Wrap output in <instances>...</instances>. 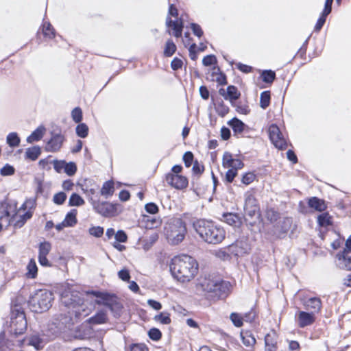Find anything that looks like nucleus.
Here are the masks:
<instances>
[{
  "mask_svg": "<svg viewBox=\"0 0 351 351\" xmlns=\"http://www.w3.org/2000/svg\"><path fill=\"white\" fill-rule=\"evenodd\" d=\"M170 271L178 281L190 282L197 274L199 265L197 261L187 254L175 256L171 260Z\"/></svg>",
  "mask_w": 351,
  "mask_h": 351,
  "instance_id": "1",
  "label": "nucleus"
},
{
  "mask_svg": "<svg viewBox=\"0 0 351 351\" xmlns=\"http://www.w3.org/2000/svg\"><path fill=\"white\" fill-rule=\"evenodd\" d=\"M193 228L201 239L208 243L218 244L225 239L224 229L213 221L197 220L193 223Z\"/></svg>",
  "mask_w": 351,
  "mask_h": 351,
  "instance_id": "2",
  "label": "nucleus"
},
{
  "mask_svg": "<svg viewBox=\"0 0 351 351\" xmlns=\"http://www.w3.org/2000/svg\"><path fill=\"white\" fill-rule=\"evenodd\" d=\"M1 209L3 213L8 217H10L9 222H12L16 228H20L25 223V222L32 218L33 211L25 210L20 211L17 210L16 203L8 202L2 204Z\"/></svg>",
  "mask_w": 351,
  "mask_h": 351,
  "instance_id": "3",
  "label": "nucleus"
},
{
  "mask_svg": "<svg viewBox=\"0 0 351 351\" xmlns=\"http://www.w3.org/2000/svg\"><path fill=\"white\" fill-rule=\"evenodd\" d=\"M53 300V293L50 291L39 289L29 298L28 304L32 311L40 313L49 309Z\"/></svg>",
  "mask_w": 351,
  "mask_h": 351,
  "instance_id": "4",
  "label": "nucleus"
},
{
  "mask_svg": "<svg viewBox=\"0 0 351 351\" xmlns=\"http://www.w3.org/2000/svg\"><path fill=\"white\" fill-rule=\"evenodd\" d=\"M186 233V224L180 218L171 219L165 226L167 239L172 245H178L182 242Z\"/></svg>",
  "mask_w": 351,
  "mask_h": 351,
  "instance_id": "5",
  "label": "nucleus"
},
{
  "mask_svg": "<svg viewBox=\"0 0 351 351\" xmlns=\"http://www.w3.org/2000/svg\"><path fill=\"white\" fill-rule=\"evenodd\" d=\"M88 293L97 298L95 300L96 304L106 306L114 313V316H119L120 315L122 305L118 301L116 295L97 291H92Z\"/></svg>",
  "mask_w": 351,
  "mask_h": 351,
  "instance_id": "6",
  "label": "nucleus"
},
{
  "mask_svg": "<svg viewBox=\"0 0 351 351\" xmlns=\"http://www.w3.org/2000/svg\"><path fill=\"white\" fill-rule=\"evenodd\" d=\"M71 321V317L65 314L56 315L48 324L45 335L49 339L55 338L69 326Z\"/></svg>",
  "mask_w": 351,
  "mask_h": 351,
  "instance_id": "7",
  "label": "nucleus"
},
{
  "mask_svg": "<svg viewBox=\"0 0 351 351\" xmlns=\"http://www.w3.org/2000/svg\"><path fill=\"white\" fill-rule=\"evenodd\" d=\"M61 302L69 308H73V312L78 313L83 304L82 294L73 289H65L61 294Z\"/></svg>",
  "mask_w": 351,
  "mask_h": 351,
  "instance_id": "8",
  "label": "nucleus"
},
{
  "mask_svg": "<svg viewBox=\"0 0 351 351\" xmlns=\"http://www.w3.org/2000/svg\"><path fill=\"white\" fill-rule=\"evenodd\" d=\"M89 202L95 211L103 217H110L116 215L117 213V206H119L117 204L100 202L93 197L89 199Z\"/></svg>",
  "mask_w": 351,
  "mask_h": 351,
  "instance_id": "9",
  "label": "nucleus"
},
{
  "mask_svg": "<svg viewBox=\"0 0 351 351\" xmlns=\"http://www.w3.org/2000/svg\"><path fill=\"white\" fill-rule=\"evenodd\" d=\"M27 329V320L23 312H18L15 316L11 317L10 325V333L18 336L25 332Z\"/></svg>",
  "mask_w": 351,
  "mask_h": 351,
  "instance_id": "10",
  "label": "nucleus"
},
{
  "mask_svg": "<svg viewBox=\"0 0 351 351\" xmlns=\"http://www.w3.org/2000/svg\"><path fill=\"white\" fill-rule=\"evenodd\" d=\"M268 132L271 141L276 148L279 149H286L287 146L286 139L284 138L279 128L276 125H271L269 128Z\"/></svg>",
  "mask_w": 351,
  "mask_h": 351,
  "instance_id": "11",
  "label": "nucleus"
},
{
  "mask_svg": "<svg viewBox=\"0 0 351 351\" xmlns=\"http://www.w3.org/2000/svg\"><path fill=\"white\" fill-rule=\"evenodd\" d=\"M259 206L257 200L252 193H245L244 211L246 216L251 218L258 215Z\"/></svg>",
  "mask_w": 351,
  "mask_h": 351,
  "instance_id": "12",
  "label": "nucleus"
},
{
  "mask_svg": "<svg viewBox=\"0 0 351 351\" xmlns=\"http://www.w3.org/2000/svg\"><path fill=\"white\" fill-rule=\"evenodd\" d=\"M316 315L308 311H300L296 314V322L300 328H305L314 324Z\"/></svg>",
  "mask_w": 351,
  "mask_h": 351,
  "instance_id": "13",
  "label": "nucleus"
},
{
  "mask_svg": "<svg viewBox=\"0 0 351 351\" xmlns=\"http://www.w3.org/2000/svg\"><path fill=\"white\" fill-rule=\"evenodd\" d=\"M167 182L177 189H182L187 186L188 180L186 177L179 174L169 173L166 175Z\"/></svg>",
  "mask_w": 351,
  "mask_h": 351,
  "instance_id": "14",
  "label": "nucleus"
},
{
  "mask_svg": "<svg viewBox=\"0 0 351 351\" xmlns=\"http://www.w3.org/2000/svg\"><path fill=\"white\" fill-rule=\"evenodd\" d=\"M250 250V246L245 240H237L228 247V252L237 256L247 254Z\"/></svg>",
  "mask_w": 351,
  "mask_h": 351,
  "instance_id": "15",
  "label": "nucleus"
},
{
  "mask_svg": "<svg viewBox=\"0 0 351 351\" xmlns=\"http://www.w3.org/2000/svg\"><path fill=\"white\" fill-rule=\"evenodd\" d=\"M230 287L231 284L229 282L219 279L210 295L218 298H225L230 293Z\"/></svg>",
  "mask_w": 351,
  "mask_h": 351,
  "instance_id": "16",
  "label": "nucleus"
},
{
  "mask_svg": "<svg viewBox=\"0 0 351 351\" xmlns=\"http://www.w3.org/2000/svg\"><path fill=\"white\" fill-rule=\"evenodd\" d=\"M304 308L306 311L313 313V314H318L322 307V302L319 298L312 297L308 298L302 302Z\"/></svg>",
  "mask_w": 351,
  "mask_h": 351,
  "instance_id": "17",
  "label": "nucleus"
},
{
  "mask_svg": "<svg viewBox=\"0 0 351 351\" xmlns=\"http://www.w3.org/2000/svg\"><path fill=\"white\" fill-rule=\"evenodd\" d=\"M219 278H211L210 276L201 278L197 284V289H202L204 292L212 294Z\"/></svg>",
  "mask_w": 351,
  "mask_h": 351,
  "instance_id": "18",
  "label": "nucleus"
},
{
  "mask_svg": "<svg viewBox=\"0 0 351 351\" xmlns=\"http://www.w3.org/2000/svg\"><path fill=\"white\" fill-rule=\"evenodd\" d=\"M64 140V136L61 134L53 135L51 138L47 143L46 150L51 152L58 151L61 148Z\"/></svg>",
  "mask_w": 351,
  "mask_h": 351,
  "instance_id": "19",
  "label": "nucleus"
},
{
  "mask_svg": "<svg viewBox=\"0 0 351 351\" xmlns=\"http://www.w3.org/2000/svg\"><path fill=\"white\" fill-rule=\"evenodd\" d=\"M166 25L168 27L172 28L174 36L179 38L182 36L183 29V23L182 20L173 21L169 16H167L166 19Z\"/></svg>",
  "mask_w": 351,
  "mask_h": 351,
  "instance_id": "20",
  "label": "nucleus"
},
{
  "mask_svg": "<svg viewBox=\"0 0 351 351\" xmlns=\"http://www.w3.org/2000/svg\"><path fill=\"white\" fill-rule=\"evenodd\" d=\"M339 265L341 268L351 270V250H343L342 254H339Z\"/></svg>",
  "mask_w": 351,
  "mask_h": 351,
  "instance_id": "21",
  "label": "nucleus"
},
{
  "mask_svg": "<svg viewBox=\"0 0 351 351\" xmlns=\"http://www.w3.org/2000/svg\"><path fill=\"white\" fill-rule=\"evenodd\" d=\"M308 205L311 208L318 212H323L327 208L325 201L317 197H310L308 199Z\"/></svg>",
  "mask_w": 351,
  "mask_h": 351,
  "instance_id": "22",
  "label": "nucleus"
},
{
  "mask_svg": "<svg viewBox=\"0 0 351 351\" xmlns=\"http://www.w3.org/2000/svg\"><path fill=\"white\" fill-rule=\"evenodd\" d=\"M222 220L233 227H239L241 224V217L238 215L232 213H224L222 215Z\"/></svg>",
  "mask_w": 351,
  "mask_h": 351,
  "instance_id": "23",
  "label": "nucleus"
},
{
  "mask_svg": "<svg viewBox=\"0 0 351 351\" xmlns=\"http://www.w3.org/2000/svg\"><path fill=\"white\" fill-rule=\"evenodd\" d=\"M219 93L221 95H223L226 99H230L231 101L237 100L240 96V93H239L237 88L234 86H228L226 95H225V91L223 89H220Z\"/></svg>",
  "mask_w": 351,
  "mask_h": 351,
  "instance_id": "24",
  "label": "nucleus"
},
{
  "mask_svg": "<svg viewBox=\"0 0 351 351\" xmlns=\"http://www.w3.org/2000/svg\"><path fill=\"white\" fill-rule=\"evenodd\" d=\"M228 124L232 128L234 135L241 134L245 127V123L240 119L234 117L228 122Z\"/></svg>",
  "mask_w": 351,
  "mask_h": 351,
  "instance_id": "25",
  "label": "nucleus"
},
{
  "mask_svg": "<svg viewBox=\"0 0 351 351\" xmlns=\"http://www.w3.org/2000/svg\"><path fill=\"white\" fill-rule=\"evenodd\" d=\"M45 128L43 125L38 127L27 138L29 143H32L40 141L45 132Z\"/></svg>",
  "mask_w": 351,
  "mask_h": 351,
  "instance_id": "26",
  "label": "nucleus"
},
{
  "mask_svg": "<svg viewBox=\"0 0 351 351\" xmlns=\"http://www.w3.org/2000/svg\"><path fill=\"white\" fill-rule=\"evenodd\" d=\"M241 337L243 343L247 347H253L256 342L254 336L249 330L241 331Z\"/></svg>",
  "mask_w": 351,
  "mask_h": 351,
  "instance_id": "27",
  "label": "nucleus"
},
{
  "mask_svg": "<svg viewBox=\"0 0 351 351\" xmlns=\"http://www.w3.org/2000/svg\"><path fill=\"white\" fill-rule=\"evenodd\" d=\"M45 343V341L38 335H33L28 339V344L34 347L36 350L42 349Z\"/></svg>",
  "mask_w": 351,
  "mask_h": 351,
  "instance_id": "28",
  "label": "nucleus"
},
{
  "mask_svg": "<svg viewBox=\"0 0 351 351\" xmlns=\"http://www.w3.org/2000/svg\"><path fill=\"white\" fill-rule=\"evenodd\" d=\"M107 315L104 311H100L94 316L89 318L88 322L93 324H101L106 322Z\"/></svg>",
  "mask_w": 351,
  "mask_h": 351,
  "instance_id": "29",
  "label": "nucleus"
},
{
  "mask_svg": "<svg viewBox=\"0 0 351 351\" xmlns=\"http://www.w3.org/2000/svg\"><path fill=\"white\" fill-rule=\"evenodd\" d=\"M38 267L34 259L32 258L27 265L26 276L28 278L34 279L36 277Z\"/></svg>",
  "mask_w": 351,
  "mask_h": 351,
  "instance_id": "30",
  "label": "nucleus"
},
{
  "mask_svg": "<svg viewBox=\"0 0 351 351\" xmlns=\"http://www.w3.org/2000/svg\"><path fill=\"white\" fill-rule=\"evenodd\" d=\"M41 154L40 148L38 146H34L27 149L25 158L31 160H36Z\"/></svg>",
  "mask_w": 351,
  "mask_h": 351,
  "instance_id": "31",
  "label": "nucleus"
},
{
  "mask_svg": "<svg viewBox=\"0 0 351 351\" xmlns=\"http://www.w3.org/2000/svg\"><path fill=\"white\" fill-rule=\"evenodd\" d=\"M76 215L77 210L75 209L71 210L66 214L64 219L63 220L66 226L68 227H73L77 223Z\"/></svg>",
  "mask_w": 351,
  "mask_h": 351,
  "instance_id": "32",
  "label": "nucleus"
},
{
  "mask_svg": "<svg viewBox=\"0 0 351 351\" xmlns=\"http://www.w3.org/2000/svg\"><path fill=\"white\" fill-rule=\"evenodd\" d=\"M114 193V183L112 181L105 182L101 189V194L106 197L112 195Z\"/></svg>",
  "mask_w": 351,
  "mask_h": 351,
  "instance_id": "33",
  "label": "nucleus"
},
{
  "mask_svg": "<svg viewBox=\"0 0 351 351\" xmlns=\"http://www.w3.org/2000/svg\"><path fill=\"white\" fill-rule=\"evenodd\" d=\"M317 223L321 227H328L332 224L331 217L328 213H324L318 215Z\"/></svg>",
  "mask_w": 351,
  "mask_h": 351,
  "instance_id": "34",
  "label": "nucleus"
},
{
  "mask_svg": "<svg viewBox=\"0 0 351 351\" xmlns=\"http://www.w3.org/2000/svg\"><path fill=\"white\" fill-rule=\"evenodd\" d=\"M36 205V197L29 198L25 200V202L19 208L20 211L32 210L33 211Z\"/></svg>",
  "mask_w": 351,
  "mask_h": 351,
  "instance_id": "35",
  "label": "nucleus"
},
{
  "mask_svg": "<svg viewBox=\"0 0 351 351\" xmlns=\"http://www.w3.org/2000/svg\"><path fill=\"white\" fill-rule=\"evenodd\" d=\"M6 141L10 147H15L19 145L21 140L17 133L11 132L7 136Z\"/></svg>",
  "mask_w": 351,
  "mask_h": 351,
  "instance_id": "36",
  "label": "nucleus"
},
{
  "mask_svg": "<svg viewBox=\"0 0 351 351\" xmlns=\"http://www.w3.org/2000/svg\"><path fill=\"white\" fill-rule=\"evenodd\" d=\"M85 203L84 199L77 193H73L69 201L70 206H80L84 205Z\"/></svg>",
  "mask_w": 351,
  "mask_h": 351,
  "instance_id": "37",
  "label": "nucleus"
},
{
  "mask_svg": "<svg viewBox=\"0 0 351 351\" xmlns=\"http://www.w3.org/2000/svg\"><path fill=\"white\" fill-rule=\"evenodd\" d=\"M176 51V45L172 40H168L165 44L164 50V56L166 57H171Z\"/></svg>",
  "mask_w": 351,
  "mask_h": 351,
  "instance_id": "38",
  "label": "nucleus"
},
{
  "mask_svg": "<svg viewBox=\"0 0 351 351\" xmlns=\"http://www.w3.org/2000/svg\"><path fill=\"white\" fill-rule=\"evenodd\" d=\"M51 245L47 241H44L40 243L38 249V256H47L50 252Z\"/></svg>",
  "mask_w": 351,
  "mask_h": 351,
  "instance_id": "39",
  "label": "nucleus"
},
{
  "mask_svg": "<svg viewBox=\"0 0 351 351\" xmlns=\"http://www.w3.org/2000/svg\"><path fill=\"white\" fill-rule=\"evenodd\" d=\"M230 319L235 327L240 328L243 324L242 314L237 313H232Z\"/></svg>",
  "mask_w": 351,
  "mask_h": 351,
  "instance_id": "40",
  "label": "nucleus"
},
{
  "mask_svg": "<svg viewBox=\"0 0 351 351\" xmlns=\"http://www.w3.org/2000/svg\"><path fill=\"white\" fill-rule=\"evenodd\" d=\"M76 134L80 138H86L88 134V128L86 123H79L75 128Z\"/></svg>",
  "mask_w": 351,
  "mask_h": 351,
  "instance_id": "41",
  "label": "nucleus"
},
{
  "mask_svg": "<svg viewBox=\"0 0 351 351\" xmlns=\"http://www.w3.org/2000/svg\"><path fill=\"white\" fill-rule=\"evenodd\" d=\"M270 92L263 91L260 97V106L263 109L267 108L270 104Z\"/></svg>",
  "mask_w": 351,
  "mask_h": 351,
  "instance_id": "42",
  "label": "nucleus"
},
{
  "mask_svg": "<svg viewBox=\"0 0 351 351\" xmlns=\"http://www.w3.org/2000/svg\"><path fill=\"white\" fill-rule=\"evenodd\" d=\"M261 77L265 83H272L276 78V73L271 70H265L261 73Z\"/></svg>",
  "mask_w": 351,
  "mask_h": 351,
  "instance_id": "43",
  "label": "nucleus"
},
{
  "mask_svg": "<svg viewBox=\"0 0 351 351\" xmlns=\"http://www.w3.org/2000/svg\"><path fill=\"white\" fill-rule=\"evenodd\" d=\"M43 32L45 36L53 38L55 36V30L49 22H45L43 25Z\"/></svg>",
  "mask_w": 351,
  "mask_h": 351,
  "instance_id": "44",
  "label": "nucleus"
},
{
  "mask_svg": "<svg viewBox=\"0 0 351 351\" xmlns=\"http://www.w3.org/2000/svg\"><path fill=\"white\" fill-rule=\"evenodd\" d=\"M63 171L69 176H73L77 171L75 163L73 162H66Z\"/></svg>",
  "mask_w": 351,
  "mask_h": 351,
  "instance_id": "45",
  "label": "nucleus"
},
{
  "mask_svg": "<svg viewBox=\"0 0 351 351\" xmlns=\"http://www.w3.org/2000/svg\"><path fill=\"white\" fill-rule=\"evenodd\" d=\"M154 319L155 321L158 322L162 324H169L171 322L169 314L165 312L156 315Z\"/></svg>",
  "mask_w": 351,
  "mask_h": 351,
  "instance_id": "46",
  "label": "nucleus"
},
{
  "mask_svg": "<svg viewBox=\"0 0 351 351\" xmlns=\"http://www.w3.org/2000/svg\"><path fill=\"white\" fill-rule=\"evenodd\" d=\"M265 345H277V335L274 331L266 335L265 337Z\"/></svg>",
  "mask_w": 351,
  "mask_h": 351,
  "instance_id": "47",
  "label": "nucleus"
},
{
  "mask_svg": "<svg viewBox=\"0 0 351 351\" xmlns=\"http://www.w3.org/2000/svg\"><path fill=\"white\" fill-rule=\"evenodd\" d=\"M104 230L101 226H93L89 228L88 233L95 237L99 238L104 234Z\"/></svg>",
  "mask_w": 351,
  "mask_h": 351,
  "instance_id": "48",
  "label": "nucleus"
},
{
  "mask_svg": "<svg viewBox=\"0 0 351 351\" xmlns=\"http://www.w3.org/2000/svg\"><path fill=\"white\" fill-rule=\"evenodd\" d=\"M71 117L74 122L79 123L82 119V111L80 108L76 107L71 112Z\"/></svg>",
  "mask_w": 351,
  "mask_h": 351,
  "instance_id": "49",
  "label": "nucleus"
},
{
  "mask_svg": "<svg viewBox=\"0 0 351 351\" xmlns=\"http://www.w3.org/2000/svg\"><path fill=\"white\" fill-rule=\"evenodd\" d=\"M66 199V195L64 192L56 193L53 197V202L57 205L62 204Z\"/></svg>",
  "mask_w": 351,
  "mask_h": 351,
  "instance_id": "50",
  "label": "nucleus"
},
{
  "mask_svg": "<svg viewBox=\"0 0 351 351\" xmlns=\"http://www.w3.org/2000/svg\"><path fill=\"white\" fill-rule=\"evenodd\" d=\"M233 160H234V158H232V154L230 153H229V152L224 153V154L223 156L222 164L225 168H230V166L232 165L231 164H232V162H233Z\"/></svg>",
  "mask_w": 351,
  "mask_h": 351,
  "instance_id": "51",
  "label": "nucleus"
},
{
  "mask_svg": "<svg viewBox=\"0 0 351 351\" xmlns=\"http://www.w3.org/2000/svg\"><path fill=\"white\" fill-rule=\"evenodd\" d=\"M215 108L217 114L222 117L227 114L229 111L228 107L224 105L223 102L217 104Z\"/></svg>",
  "mask_w": 351,
  "mask_h": 351,
  "instance_id": "52",
  "label": "nucleus"
},
{
  "mask_svg": "<svg viewBox=\"0 0 351 351\" xmlns=\"http://www.w3.org/2000/svg\"><path fill=\"white\" fill-rule=\"evenodd\" d=\"M148 335L151 339L158 341L161 338L162 333L158 328H153L149 330Z\"/></svg>",
  "mask_w": 351,
  "mask_h": 351,
  "instance_id": "53",
  "label": "nucleus"
},
{
  "mask_svg": "<svg viewBox=\"0 0 351 351\" xmlns=\"http://www.w3.org/2000/svg\"><path fill=\"white\" fill-rule=\"evenodd\" d=\"M256 176L254 173L252 172H248L245 173L241 179V182L243 184L245 185H248L251 184L255 180Z\"/></svg>",
  "mask_w": 351,
  "mask_h": 351,
  "instance_id": "54",
  "label": "nucleus"
},
{
  "mask_svg": "<svg viewBox=\"0 0 351 351\" xmlns=\"http://www.w3.org/2000/svg\"><path fill=\"white\" fill-rule=\"evenodd\" d=\"M0 173L3 176L13 175L14 173V168L9 164H6L1 169Z\"/></svg>",
  "mask_w": 351,
  "mask_h": 351,
  "instance_id": "55",
  "label": "nucleus"
},
{
  "mask_svg": "<svg viewBox=\"0 0 351 351\" xmlns=\"http://www.w3.org/2000/svg\"><path fill=\"white\" fill-rule=\"evenodd\" d=\"M65 162H66V161H64V160H53L52 163L53 165V168H54L55 171L59 173H61L62 171H63L64 165H65Z\"/></svg>",
  "mask_w": 351,
  "mask_h": 351,
  "instance_id": "56",
  "label": "nucleus"
},
{
  "mask_svg": "<svg viewBox=\"0 0 351 351\" xmlns=\"http://www.w3.org/2000/svg\"><path fill=\"white\" fill-rule=\"evenodd\" d=\"M217 62L216 57L214 55H208L202 60V64L206 66H211Z\"/></svg>",
  "mask_w": 351,
  "mask_h": 351,
  "instance_id": "57",
  "label": "nucleus"
},
{
  "mask_svg": "<svg viewBox=\"0 0 351 351\" xmlns=\"http://www.w3.org/2000/svg\"><path fill=\"white\" fill-rule=\"evenodd\" d=\"M183 160L186 167H189L193 160V154L191 152H186L183 156Z\"/></svg>",
  "mask_w": 351,
  "mask_h": 351,
  "instance_id": "58",
  "label": "nucleus"
},
{
  "mask_svg": "<svg viewBox=\"0 0 351 351\" xmlns=\"http://www.w3.org/2000/svg\"><path fill=\"white\" fill-rule=\"evenodd\" d=\"M327 16L328 15H324V14L322 12L321 16H319L315 24V31L319 32L322 28L323 25L326 22Z\"/></svg>",
  "mask_w": 351,
  "mask_h": 351,
  "instance_id": "59",
  "label": "nucleus"
},
{
  "mask_svg": "<svg viewBox=\"0 0 351 351\" xmlns=\"http://www.w3.org/2000/svg\"><path fill=\"white\" fill-rule=\"evenodd\" d=\"M243 315V320L246 322H252L256 318V313L254 310H251L247 313H244Z\"/></svg>",
  "mask_w": 351,
  "mask_h": 351,
  "instance_id": "60",
  "label": "nucleus"
},
{
  "mask_svg": "<svg viewBox=\"0 0 351 351\" xmlns=\"http://www.w3.org/2000/svg\"><path fill=\"white\" fill-rule=\"evenodd\" d=\"M145 209L148 213L150 214H156L158 212V206L153 202L145 204Z\"/></svg>",
  "mask_w": 351,
  "mask_h": 351,
  "instance_id": "61",
  "label": "nucleus"
},
{
  "mask_svg": "<svg viewBox=\"0 0 351 351\" xmlns=\"http://www.w3.org/2000/svg\"><path fill=\"white\" fill-rule=\"evenodd\" d=\"M115 239L118 242L124 243L127 241L128 237L123 230H118L115 234Z\"/></svg>",
  "mask_w": 351,
  "mask_h": 351,
  "instance_id": "62",
  "label": "nucleus"
},
{
  "mask_svg": "<svg viewBox=\"0 0 351 351\" xmlns=\"http://www.w3.org/2000/svg\"><path fill=\"white\" fill-rule=\"evenodd\" d=\"M237 172L236 169H230L228 170V171L226 173V180L228 183H231V182H232V181L234 180V178L237 176Z\"/></svg>",
  "mask_w": 351,
  "mask_h": 351,
  "instance_id": "63",
  "label": "nucleus"
},
{
  "mask_svg": "<svg viewBox=\"0 0 351 351\" xmlns=\"http://www.w3.org/2000/svg\"><path fill=\"white\" fill-rule=\"evenodd\" d=\"M130 351H148L147 348L143 343H134L130 346Z\"/></svg>",
  "mask_w": 351,
  "mask_h": 351,
  "instance_id": "64",
  "label": "nucleus"
}]
</instances>
